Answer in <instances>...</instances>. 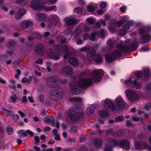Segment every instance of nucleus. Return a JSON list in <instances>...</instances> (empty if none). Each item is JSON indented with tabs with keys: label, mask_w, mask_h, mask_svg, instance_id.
I'll return each instance as SVG.
<instances>
[{
	"label": "nucleus",
	"mask_w": 151,
	"mask_h": 151,
	"mask_svg": "<svg viewBox=\"0 0 151 151\" xmlns=\"http://www.w3.org/2000/svg\"><path fill=\"white\" fill-rule=\"evenodd\" d=\"M116 47L118 49L113 51L112 54L105 55V59L107 62H112L116 57L122 55L123 53L128 52L129 50L128 46L119 44L117 45Z\"/></svg>",
	"instance_id": "obj_1"
},
{
	"label": "nucleus",
	"mask_w": 151,
	"mask_h": 151,
	"mask_svg": "<svg viewBox=\"0 0 151 151\" xmlns=\"http://www.w3.org/2000/svg\"><path fill=\"white\" fill-rule=\"evenodd\" d=\"M108 145L110 147L106 146L105 149V151H111V147L116 146L120 147L125 150H130V144L129 141L126 139H123L118 141L116 139H111L108 142Z\"/></svg>",
	"instance_id": "obj_2"
},
{
	"label": "nucleus",
	"mask_w": 151,
	"mask_h": 151,
	"mask_svg": "<svg viewBox=\"0 0 151 151\" xmlns=\"http://www.w3.org/2000/svg\"><path fill=\"white\" fill-rule=\"evenodd\" d=\"M57 50L59 52H64L65 54L64 58L65 59L69 58V63L73 65L76 66L75 53L74 52H71L69 49L65 46L57 45Z\"/></svg>",
	"instance_id": "obj_3"
},
{
	"label": "nucleus",
	"mask_w": 151,
	"mask_h": 151,
	"mask_svg": "<svg viewBox=\"0 0 151 151\" xmlns=\"http://www.w3.org/2000/svg\"><path fill=\"white\" fill-rule=\"evenodd\" d=\"M81 52L87 51V57L89 60H94L97 63H101L102 61V58L100 55H96L95 49L92 47L89 46L81 48Z\"/></svg>",
	"instance_id": "obj_4"
},
{
	"label": "nucleus",
	"mask_w": 151,
	"mask_h": 151,
	"mask_svg": "<svg viewBox=\"0 0 151 151\" xmlns=\"http://www.w3.org/2000/svg\"><path fill=\"white\" fill-rule=\"evenodd\" d=\"M103 110L99 111L100 116L102 117H106L108 115V111H114L115 106L112 101L109 99H105L104 104Z\"/></svg>",
	"instance_id": "obj_5"
},
{
	"label": "nucleus",
	"mask_w": 151,
	"mask_h": 151,
	"mask_svg": "<svg viewBox=\"0 0 151 151\" xmlns=\"http://www.w3.org/2000/svg\"><path fill=\"white\" fill-rule=\"evenodd\" d=\"M82 75L85 76H89L92 77L96 82H98L100 81L104 74L103 70L101 69L95 70L92 72H91L88 70H87L83 72Z\"/></svg>",
	"instance_id": "obj_6"
},
{
	"label": "nucleus",
	"mask_w": 151,
	"mask_h": 151,
	"mask_svg": "<svg viewBox=\"0 0 151 151\" xmlns=\"http://www.w3.org/2000/svg\"><path fill=\"white\" fill-rule=\"evenodd\" d=\"M92 81V80L89 78L80 79L77 83H76V95L82 96L84 93L83 90L78 88H82L85 87L89 86L91 84Z\"/></svg>",
	"instance_id": "obj_7"
},
{
	"label": "nucleus",
	"mask_w": 151,
	"mask_h": 151,
	"mask_svg": "<svg viewBox=\"0 0 151 151\" xmlns=\"http://www.w3.org/2000/svg\"><path fill=\"white\" fill-rule=\"evenodd\" d=\"M76 122L83 116V109L84 108L83 101L81 97L76 96Z\"/></svg>",
	"instance_id": "obj_8"
},
{
	"label": "nucleus",
	"mask_w": 151,
	"mask_h": 151,
	"mask_svg": "<svg viewBox=\"0 0 151 151\" xmlns=\"http://www.w3.org/2000/svg\"><path fill=\"white\" fill-rule=\"evenodd\" d=\"M151 31V26H148L146 27L139 29L138 31L139 34L142 35L141 39L143 41L141 43V44H144L149 42L151 39V36L149 35H144Z\"/></svg>",
	"instance_id": "obj_9"
},
{
	"label": "nucleus",
	"mask_w": 151,
	"mask_h": 151,
	"mask_svg": "<svg viewBox=\"0 0 151 151\" xmlns=\"http://www.w3.org/2000/svg\"><path fill=\"white\" fill-rule=\"evenodd\" d=\"M125 93L127 97L131 102H134L139 98V96L131 89H128L126 90Z\"/></svg>",
	"instance_id": "obj_10"
},
{
	"label": "nucleus",
	"mask_w": 151,
	"mask_h": 151,
	"mask_svg": "<svg viewBox=\"0 0 151 151\" xmlns=\"http://www.w3.org/2000/svg\"><path fill=\"white\" fill-rule=\"evenodd\" d=\"M109 23L111 24L109 27V30L111 32L113 33L115 32L116 30V28L114 27V26L119 27L123 23L121 21L117 20L116 19L114 18H111L109 22Z\"/></svg>",
	"instance_id": "obj_11"
},
{
	"label": "nucleus",
	"mask_w": 151,
	"mask_h": 151,
	"mask_svg": "<svg viewBox=\"0 0 151 151\" xmlns=\"http://www.w3.org/2000/svg\"><path fill=\"white\" fill-rule=\"evenodd\" d=\"M73 72V70L71 67L65 65L61 70L60 74L64 77H68L72 75Z\"/></svg>",
	"instance_id": "obj_12"
},
{
	"label": "nucleus",
	"mask_w": 151,
	"mask_h": 151,
	"mask_svg": "<svg viewBox=\"0 0 151 151\" xmlns=\"http://www.w3.org/2000/svg\"><path fill=\"white\" fill-rule=\"evenodd\" d=\"M123 131L121 130H119L117 131H115L113 128H110L105 130V133L107 135L111 134L112 136L115 138L121 137L123 135Z\"/></svg>",
	"instance_id": "obj_13"
},
{
	"label": "nucleus",
	"mask_w": 151,
	"mask_h": 151,
	"mask_svg": "<svg viewBox=\"0 0 151 151\" xmlns=\"http://www.w3.org/2000/svg\"><path fill=\"white\" fill-rule=\"evenodd\" d=\"M57 80L54 76H51L46 79V82L47 86L50 88H58L59 86L57 83Z\"/></svg>",
	"instance_id": "obj_14"
},
{
	"label": "nucleus",
	"mask_w": 151,
	"mask_h": 151,
	"mask_svg": "<svg viewBox=\"0 0 151 151\" xmlns=\"http://www.w3.org/2000/svg\"><path fill=\"white\" fill-rule=\"evenodd\" d=\"M134 146L136 149L142 151L144 150L147 147V144L144 142L135 141Z\"/></svg>",
	"instance_id": "obj_15"
},
{
	"label": "nucleus",
	"mask_w": 151,
	"mask_h": 151,
	"mask_svg": "<svg viewBox=\"0 0 151 151\" xmlns=\"http://www.w3.org/2000/svg\"><path fill=\"white\" fill-rule=\"evenodd\" d=\"M57 89H53L51 90L50 94V98L52 100H55L57 95H61L64 91H61L59 87L56 88Z\"/></svg>",
	"instance_id": "obj_16"
},
{
	"label": "nucleus",
	"mask_w": 151,
	"mask_h": 151,
	"mask_svg": "<svg viewBox=\"0 0 151 151\" xmlns=\"http://www.w3.org/2000/svg\"><path fill=\"white\" fill-rule=\"evenodd\" d=\"M45 48V45L43 44L38 43L35 45L34 50L37 55L41 56L43 54Z\"/></svg>",
	"instance_id": "obj_17"
},
{
	"label": "nucleus",
	"mask_w": 151,
	"mask_h": 151,
	"mask_svg": "<svg viewBox=\"0 0 151 151\" xmlns=\"http://www.w3.org/2000/svg\"><path fill=\"white\" fill-rule=\"evenodd\" d=\"M140 84L141 83L136 80L132 81L129 79L126 80L125 85L129 87H134L137 89H139L140 88Z\"/></svg>",
	"instance_id": "obj_18"
},
{
	"label": "nucleus",
	"mask_w": 151,
	"mask_h": 151,
	"mask_svg": "<svg viewBox=\"0 0 151 151\" xmlns=\"http://www.w3.org/2000/svg\"><path fill=\"white\" fill-rule=\"evenodd\" d=\"M67 115L70 120L76 121V108H70L67 111Z\"/></svg>",
	"instance_id": "obj_19"
},
{
	"label": "nucleus",
	"mask_w": 151,
	"mask_h": 151,
	"mask_svg": "<svg viewBox=\"0 0 151 151\" xmlns=\"http://www.w3.org/2000/svg\"><path fill=\"white\" fill-rule=\"evenodd\" d=\"M96 108L95 106L93 104L89 105L87 108L86 114L89 117L93 116Z\"/></svg>",
	"instance_id": "obj_20"
},
{
	"label": "nucleus",
	"mask_w": 151,
	"mask_h": 151,
	"mask_svg": "<svg viewBox=\"0 0 151 151\" xmlns=\"http://www.w3.org/2000/svg\"><path fill=\"white\" fill-rule=\"evenodd\" d=\"M115 104L121 108L123 107L125 105L123 99L120 95L118 96L115 99Z\"/></svg>",
	"instance_id": "obj_21"
},
{
	"label": "nucleus",
	"mask_w": 151,
	"mask_h": 151,
	"mask_svg": "<svg viewBox=\"0 0 151 151\" xmlns=\"http://www.w3.org/2000/svg\"><path fill=\"white\" fill-rule=\"evenodd\" d=\"M41 0H32L29 4L30 7L34 9H38L40 6Z\"/></svg>",
	"instance_id": "obj_22"
},
{
	"label": "nucleus",
	"mask_w": 151,
	"mask_h": 151,
	"mask_svg": "<svg viewBox=\"0 0 151 151\" xmlns=\"http://www.w3.org/2000/svg\"><path fill=\"white\" fill-rule=\"evenodd\" d=\"M96 34V32H94L91 33L89 35L88 33H85L83 35L84 39L86 40L89 38L91 40L93 41L95 40Z\"/></svg>",
	"instance_id": "obj_23"
},
{
	"label": "nucleus",
	"mask_w": 151,
	"mask_h": 151,
	"mask_svg": "<svg viewBox=\"0 0 151 151\" xmlns=\"http://www.w3.org/2000/svg\"><path fill=\"white\" fill-rule=\"evenodd\" d=\"M103 143V141L99 138L95 139L93 141L94 146L96 148H100L102 147Z\"/></svg>",
	"instance_id": "obj_24"
},
{
	"label": "nucleus",
	"mask_w": 151,
	"mask_h": 151,
	"mask_svg": "<svg viewBox=\"0 0 151 151\" xmlns=\"http://www.w3.org/2000/svg\"><path fill=\"white\" fill-rule=\"evenodd\" d=\"M58 18L52 17L50 18L48 21L49 27L50 28L55 27L57 23Z\"/></svg>",
	"instance_id": "obj_25"
},
{
	"label": "nucleus",
	"mask_w": 151,
	"mask_h": 151,
	"mask_svg": "<svg viewBox=\"0 0 151 151\" xmlns=\"http://www.w3.org/2000/svg\"><path fill=\"white\" fill-rule=\"evenodd\" d=\"M26 10L25 9L22 8L18 10L15 13V17L17 19H20L21 17L25 13Z\"/></svg>",
	"instance_id": "obj_26"
},
{
	"label": "nucleus",
	"mask_w": 151,
	"mask_h": 151,
	"mask_svg": "<svg viewBox=\"0 0 151 151\" xmlns=\"http://www.w3.org/2000/svg\"><path fill=\"white\" fill-rule=\"evenodd\" d=\"M32 23L30 21H25L23 22L20 25V27L22 29L26 28L28 26L32 25Z\"/></svg>",
	"instance_id": "obj_27"
},
{
	"label": "nucleus",
	"mask_w": 151,
	"mask_h": 151,
	"mask_svg": "<svg viewBox=\"0 0 151 151\" xmlns=\"http://www.w3.org/2000/svg\"><path fill=\"white\" fill-rule=\"evenodd\" d=\"M134 23V22L132 20L129 21L123 26V29L126 31L130 29V27L133 26Z\"/></svg>",
	"instance_id": "obj_28"
},
{
	"label": "nucleus",
	"mask_w": 151,
	"mask_h": 151,
	"mask_svg": "<svg viewBox=\"0 0 151 151\" xmlns=\"http://www.w3.org/2000/svg\"><path fill=\"white\" fill-rule=\"evenodd\" d=\"M20 97L18 92L13 93L12 96H10L9 101L12 103L15 102L17 101V99H19Z\"/></svg>",
	"instance_id": "obj_29"
},
{
	"label": "nucleus",
	"mask_w": 151,
	"mask_h": 151,
	"mask_svg": "<svg viewBox=\"0 0 151 151\" xmlns=\"http://www.w3.org/2000/svg\"><path fill=\"white\" fill-rule=\"evenodd\" d=\"M70 92L73 95L76 94V82L75 81L70 83L69 85Z\"/></svg>",
	"instance_id": "obj_30"
},
{
	"label": "nucleus",
	"mask_w": 151,
	"mask_h": 151,
	"mask_svg": "<svg viewBox=\"0 0 151 151\" xmlns=\"http://www.w3.org/2000/svg\"><path fill=\"white\" fill-rule=\"evenodd\" d=\"M117 42L113 39H110L107 42V45L108 47L111 49L114 47L115 43Z\"/></svg>",
	"instance_id": "obj_31"
},
{
	"label": "nucleus",
	"mask_w": 151,
	"mask_h": 151,
	"mask_svg": "<svg viewBox=\"0 0 151 151\" xmlns=\"http://www.w3.org/2000/svg\"><path fill=\"white\" fill-rule=\"evenodd\" d=\"M36 16L38 20L41 21H45L47 20V16L45 14H37Z\"/></svg>",
	"instance_id": "obj_32"
},
{
	"label": "nucleus",
	"mask_w": 151,
	"mask_h": 151,
	"mask_svg": "<svg viewBox=\"0 0 151 151\" xmlns=\"http://www.w3.org/2000/svg\"><path fill=\"white\" fill-rule=\"evenodd\" d=\"M44 121L47 124L51 123L52 125H54L55 120L52 116H49L47 117L44 118Z\"/></svg>",
	"instance_id": "obj_33"
},
{
	"label": "nucleus",
	"mask_w": 151,
	"mask_h": 151,
	"mask_svg": "<svg viewBox=\"0 0 151 151\" xmlns=\"http://www.w3.org/2000/svg\"><path fill=\"white\" fill-rule=\"evenodd\" d=\"M96 32L97 33L96 34V37L98 36L99 37H106V34L107 32L105 31L103 29H101L99 32Z\"/></svg>",
	"instance_id": "obj_34"
},
{
	"label": "nucleus",
	"mask_w": 151,
	"mask_h": 151,
	"mask_svg": "<svg viewBox=\"0 0 151 151\" xmlns=\"http://www.w3.org/2000/svg\"><path fill=\"white\" fill-rule=\"evenodd\" d=\"M145 93L147 97H151V83L146 86Z\"/></svg>",
	"instance_id": "obj_35"
},
{
	"label": "nucleus",
	"mask_w": 151,
	"mask_h": 151,
	"mask_svg": "<svg viewBox=\"0 0 151 151\" xmlns=\"http://www.w3.org/2000/svg\"><path fill=\"white\" fill-rule=\"evenodd\" d=\"M33 41V39L31 37H29L27 38V41L25 42V44L27 47H32L34 45Z\"/></svg>",
	"instance_id": "obj_36"
},
{
	"label": "nucleus",
	"mask_w": 151,
	"mask_h": 151,
	"mask_svg": "<svg viewBox=\"0 0 151 151\" xmlns=\"http://www.w3.org/2000/svg\"><path fill=\"white\" fill-rule=\"evenodd\" d=\"M15 45L16 42L14 40L10 39L6 42V46L7 47L9 48L12 46H14Z\"/></svg>",
	"instance_id": "obj_37"
},
{
	"label": "nucleus",
	"mask_w": 151,
	"mask_h": 151,
	"mask_svg": "<svg viewBox=\"0 0 151 151\" xmlns=\"http://www.w3.org/2000/svg\"><path fill=\"white\" fill-rule=\"evenodd\" d=\"M65 21L67 25L73 24L75 22L74 19L70 18H66L65 19Z\"/></svg>",
	"instance_id": "obj_38"
},
{
	"label": "nucleus",
	"mask_w": 151,
	"mask_h": 151,
	"mask_svg": "<svg viewBox=\"0 0 151 151\" xmlns=\"http://www.w3.org/2000/svg\"><path fill=\"white\" fill-rule=\"evenodd\" d=\"M44 9L46 11H56L57 7L55 6L54 5L51 6H45Z\"/></svg>",
	"instance_id": "obj_39"
},
{
	"label": "nucleus",
	"mask_w": 151,
	"mask_h": 151,
	"mask_svg": "<svg viewBox=\"0 0 151 151\" xmlns=\"http://www.w3.org/2000/svg\"><path fill=\"white\" fill-rule=\"evenodd\" d=\"M131 118L132 121H134L135 122L139 121L141 122H142L144 121V119L143 118L141 117L139 118V117H137L134 115L132 116Z\"/></svg>",
	"instance_id": "obj_40"
},
{
	"label": "nucleus",
	"mask_w": 151,
	"mask_h": 151,
	"mask_svg": "<svg viewBox=\"0 0 151 151\" xmlns=\"http://www.w3.org/2000/svg\"><path fill=\"white\" fill-rule=\"evenodd\" d=\"M60 55L58 52H54L51 56L52 59L55 60H58L60 58Z\"/></svg>",
	"instance_id": "obj_41"
},
{
	"label": "nucleus",
	"mask_w": 151,
	"mask_h": 151,
	"mask_svg": "<svg viewBox=\"0 0 151 151\" xmlns=\"http://www.w3.org/2000/svg\"><path fill=\"white\" fill-rule=\"evenodd\" d=\"M57 41L61 43H64L66 42V40L65 37L61 35H59L57 37Z\"/></svg>",
	"instance_id": "obj_42"
},
{
	"label": "nucleus",
	"mask_w": 151,
	"mask_h": 151,
	"mask_svg": "<svg viewBox=\"0 0 151 151\" xmlns=\"http://www.w3.org/2000/svg\"><path fill=\"white\" fill-rule=\"evenodd\" d=\"M144 77L145 79H147L149 77L150 70L148 69H146L143 70Z\"/></svg>",
	"instance_id": "obj_43"
},
{
	"label": "nucleus",
	"mask_w": 151,
	"mask_h": 151,
	"mask_svg": "<svg viewBox=\"0 0 151 151\" xmlns=\"http://www.w3.org/2000/svg\"><path fill=\"white\" fill-rule=\"evenodd\" d=\"M30 0H15L17 4L19 5H25L27 4Z\"/></svg>",
	"instance_id": "obj_44"
},
{
	"label": "nucleus",
	"mask_w": 151,
	"mask_h": 151,
	"mask_svg": "<svg viewBox=\"0 0 151 151\" xmlns=\"http://www.w3.org/2000/svg\"><path fill=\"white\" fill-rule=\"evenodd\" d=\"M138 47V44L136 42V40L135 39L133 41V43L132 44V49L134 51L137 49Z\"/></svg>",
	"instance_id": "obj_45"
},
{
	"label": "nucleus",
	"mask_w": 151,
	"mask_h": 151,
	"mask_svg": "<svg viewBox=\"0 0 151 151\" xmlns=\"http://www.w3.org/2000/svg\"><path fill=\"white\" fill-rule=\"evenodd\" d=\"M32 78L31 76H29V78L27 79L26 77H24L22 80L21 82L22 83H30L32 80Z\"/></svg>",
	"instance_id": "obj_46"
},
{
	"label": "nucleus",
	"mask_w": 151,
	"mask_h": 151,
	"mask_svg": "<svg viewBox=\"0 0 151 151\" xmlns=\"http://www.w3.org/2000/svg\"><path fill=\"white\" fill-rule=\"evenodd\" d=\"M95 21V19L94 18L91 17H89L87 18L86 21L88 23V24H94Z\"/></svg>",
	"instance_id": "obj_47"
},
{
	"label": "nucleus",
	"mask_w": 151,
	"mask_h": 151,
	"mask_svg": "<svg viewBox=\"0 0 151 151\" xmlns=\"http://www.w3.org/2000/svg\"><path fill=\"white\" fill-rule=\"evenodd\" d=\"M32 36L34 38L40 39L41 38L40 34L38 33L33 32L32 33Z\"/></svg>",
	"instance_id": "obj_48"
},
{
	"label": "nucleus",
	"mask_w": 151,
	"mask_h": 151,
	"mask_svg": "<svg viewBox=\"0 0 151 151\" xmlns=\"http://www.w3.org/2000/svg\"><path fill=\"white\" fill-rule=\"evenodd\" d=\"M17 133L19 134L22 135V136L24 137H26L27 134L26 133V131L24 130H19L17 132Z\"/></svg>",
	"instance_id": "obj_49"
},
{
	"label": "nucleus",
	"mask_w": 151,
	"mask_h": 151,
	"mask_svg": "<svg viewBox=\"0 0 151 151\" xmlns=\"http://www.w3.org/2000/svg\"><path fill=\"white\" fill-rule=\"evenodd\" d=\"M137 137L139 139H142L146 138V136L145 133H140L138 134Z\"/></svg>",
	"instance_id": "obj_50"
},
{
	"label": "nucleus",
	"mask_w": 151,
	"mask_h": 151,
	"mask_svg": "<svg viewBox=\"0 0 151 151\" xmlns=\"http://www.w3.org/2000/svg\"><path fill=\"white\" fill-rule=\"evenodd\" d=\"M124 117L123 116H119L116 118L115 120L116 122H121L124 120Z\"/></svg>",
	"instance_id": "obj_51"
},
{
	"label": "nucleus",
	"mask_w": 151,
	"mask_h": 151,
	"mask_svg": "<svg viewBox=\"0 0 151 151\" xmlns=\"http://www.w3.org/2000/svg\"><path fill=\"white\" fill-rule=\"evenodd\" d=\"M111 16L108 13H106L104 15L105 20L106 21H108V23L109 21L111 20V19H110L111 18Z\"/></svg>",
	"instance_id": "obj_52"
},
{
	"label": "nucleus",
	"mask_w": 151,
	"mask_h": 151,
	"mask_svg": "<svg viewBox=\"0 0 151 151\" xmlns=\"http://www.w3.org/2000/svg\"><path fill=\"white\" fill-rule=\"evenodd\" d=\"M142 73L141 71L140 70L137 72L135 74V76H136L137 77L141 78L142 76Z\"/></svg>",
	"instance_id": "obj_53"
},
{
	"label": "nucleus",
	"mask_w": 151,
	"mask_h": 151,
	"mask_svg": "<svg viewBox=\"0 0 151 151\" xmlns=\"http://www.w3.org/2000/svg\"><path fill=\"white\" fill-rule=\"evenodd\" d=\"M87 9L88 12H92L94 11L95 8L91 5H89L87 6Z\"/></svg>",
	"instance_id": "obj_54"
},
{
	"label": "nucleus",
	"mask_w": 151,
	"mask_h": 151,
	"mask_svg": "<svg viewBox=\"0 0 151 151\" xmlns=\"http://www.w3.org/2000/svg\"><path fill=\"white\" fill-rule=\"evenodd\" d=\"M149 50V49L147 46L142 47L140 50L142 52H145Z\"/></svg>",
	"instance_id": "obj_55"
},
{
	"label": "nucleus",
	"mask_w": 151,
	"mask_h": 151,
	"mask_svg": "<svg viewBox=\"0 0 151 151\" xmlns=\"http://www.w3.org/2000/svg\"><path fill=\"white\" fill-rule=\"evenodd\" d=\"M107 6L106 3L105 2H101L100 4L101 8L102 9L105 8Z\"/></svg>",
	"instance_id": "obj_56"
},
{
	"label": "nucleus",
	"mask_w": 151,
	"mask_h": 151,
	"mask_svg": "<svg viewBox=\"0 0 151 151\" xmlns=\"http://www.w3.org/2000/svg\"><path fill=\"white\" fill-rule=\"evenodd\" d=\"M35 145H38L40 142V139L38 136H36L35 137Z\"/></svg>",
	"instance_id": "obj_57"
},
{
	"label": "nucleus",
	"mask_w": 151,
	"mask_h": 151,
	"mask_svg": "<svg viewBox=\"0 0 151 151\" xmlns=\"http://www.w3.org/2000/svg\"><path fill=\"white\" fill-rule=\"evenodd\" d=\"M145 109L147 111L150 110V109H151V103H148L144 107Z\"/></svg>",
	"instance_id": "obj_58"
},
{
	"label": "nucleus",
	"mask_w": 151,
	"mask_h": 151,
	"mask_svg": "<svg viewBox=\"0 0 151 151\" xmlns=\"http://www.w3.org/2000/svg\"><path fill=\"white\" fill-rule=\"evenodd\" d=\"M138 113L139 115H141L142 114H143L144 116L145 117H147L149 116V115L148 114L144 113V112H143L142 111L139 109L138 110Z\"/></svg>",
	"instance_id": "obj_59"
},
{
	"label": "nucleus",
	"mask_w": 151,
	"mask_h": 151,
	"mask_svg": "<svg viewBox=\"0 0 151 151\" xmlns=\"http://www.w3.org/2000/svg\"><path fill=\"white\" fill-rule=\"evenodd\" d=\"M118 34L120 35H124L126 34V30L123 29H120L118 32Z\"/></svg>",
	"instance_id": "obj_60"
},
{
	"label": "nucleus",
	"mask_w": 151,
	"mask_h": 151,
	"mask_svg": "<svg viewBox=\"0 0 151 151\" xmlns=\"http://www.w3.org/2000/svg\"><path fill=\"white\" fill-rule=\"evenodd\" d=\"M122 21L125 22H127L129 20V17L128 15L123 16L122 17Z\"/></svg>",
	"instance_id": "obj_61"
},
{
	"label": "nucleus",
	"mask_w": 151,
	"mask_h": 151,
	"mask_svg": "<svg viewBox=\"0 0 151 151\" xmlns=\"http://www.w3.org/2000/svg\"><path fill=\"white\" fill-rule=\"evenodd\" d=\"M105 20H104L102 19H99V21L103 26H105L106 25V23Z\"/></svg>",
	"instance_id": "obj_62"
},
{
	"label": "nucleus",
	"mask_w": 151,
	"mask_h": 151,
	"mask_svg": "<svg viewBox=\"0 0 151 151\" xmlns=\"http://www.w3.org/2000/svg\"><path fill=\"white\" fill-rule=\"evenodd\" d=\"M6 131L9 134H11L12 132V129L10 127H7L6 128Z\"/></svg>",
	"instance_id": "obj_63"
},
{
	"label": "nucleus",
	"mask_w": 151,
	"mask_h": 151,
	"mask_svg": "<svg viewBox=\"0 0 151 151\" xmlns=\"http://www.w3.org/2000/svg\"><path fill=\"white\" fill-rule=\"evenodd\" d=\"M18 112L22 118H24L25 117L26 115L22 111H18Z\"/></svg>",
	"instance_id": "obj_64"
}]
</instances>
